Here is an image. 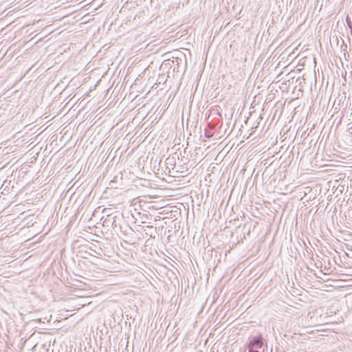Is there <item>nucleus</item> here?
Here are the masks:
<instances>
[{
	"label": "nucleus",
	"instance_id": "obj_1",
	"mask_svg": "<svg viewBox=\"0 0 352 352\" xmlns=\"http://www.w3.org/2000/svg\"><path fill=\"white\" fill-rule=\"evenodd\" d=\"M264 344V340L261 335L253 337L248 344V349L250 352L254 348H261Z\"/></svg>",
	"mask_w": 352,
	"mask_h": 352
},
{
	"label": "nucleus",
	"instance_id": "obj_2",
	"mask_svg": "<svg viewBox=\"0 0 352 352\" xmlns=\"http://www.w3.org/2000/svg\"><path fill=\"white\" fill-rule=\"evenodd\" d=\"M112 222H116V216L113 214L107 215L103 220L102 225L107 228L112 227Z\"/></svg>",
	"mask_w": 352,
	"mask_h": 352
},
{
	"label": "nucleus",
	"instance_id": "obj_3",
	"mask_svg": "<svg viewBox=\"0 0 352 352\" xmlns=\"http://www.w3.org/2000/svg\"><path fill=\"white\" fill-rule=\"evenodd\" d=\"M346 22H347V25L350 28H352V26H351V21L350 20V19L347 16L346 18Z\"/></svg>",
	"mask_w": 352,
	"mask_h": 352
},
{
	"label": "nucleus",
	"instance_id": "obj_4",
	"mask_svg": "<svg viewBox=\"0 0 352 352\" xmlns=\"http://www.w3.org/2000/svg\"><path fill=\"white\" fill-rule=\"evenodd\" d=\"M212 134L210 132H206L205 136L207 138H210L212 137Z\"/></svg>",
	"mask_w": 352,
	"mask_h": 352
},
{
	"label": "nucleus",
	"instance_id": "obj_5",
	"mask_svg": "<svg viewBox=\"0 0 352 352\" xmlns=\"http://www.w3.org/2000/svg\"><path fill=\"white\" fill-rule=\"evenodd\" d=\"M116 222H112V227H111V228L114 229L115 228L117 227V225L116 223Z\"/></svg>",
	"mask_w": 352,
	"mask_h": 352
},
{
	"label": "nucleus",
	"instance_id": "obj_6",
	"mask_svg": "<svg viewBox=\"0 0 352 352\" xmlns=\"http://www.w3.org/2000/svg\"><path fill=\"white\" fill-rule=\"evenodd\" d=\"M145 234L148 235V236H150L151 238H153V236H152V233H149L148 232L146 231L145 232Z\"/></svg>",
	"mask_w": 352,
	"mask_h": 352
},
{
	"label": "nucleus",
	"instance_id": "obj_7",
	"mask_svg": "<svg viewBox=\"0 0 352 352\" xmlns=\"http://www.w3.org/2000/svg\"><path fill=\"white\" fill-rule=\"evenodd\" d=\"M147 228L148 230H152L153 228V226H147Z\"/></svg>",
	"mask_w": 352,
	"mask_h": 352
}]
</instances>
